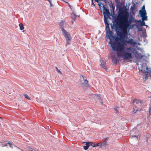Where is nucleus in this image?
<instances>
[{
  "mask_svg": "<svg viewBox=\"0 0 151 151\" xmlns=\"http://www.w3.org/2000/svg\"><path fill=\"white\" fill-rule=\"evenodd\" d=\"M120 31L118 32L116 37L119 36V38H121L120 40H115L112 36L111 35L110 38L114 40V42L111 43V46L112 50L116 51L117 53L116 55H113L111 56L112 62L114 64L116 65L119 60L117 58V57L123 58L126 60H129L132 58V49L131 47H126L127 44L131 45L134 44L133 40L130 38L127 40L128 38L127 33L124 32V30L121 29H119ZM111 41V40H110Z\"/></svg>",
  "mask_w": 151,
  "mask_h": 151,
  "instance_id": "f257e3e1",
  "label": "nucleus"
},
{
  "mask_svg": "<svg viewBox=\"0 0 151 151\" xmlns=\"http://www.w3.org/2000/svg\"><path fill=\"white\" fill-rule=\"evenodd\" d=\"M103 6V15H104V21L106 26L105 30L106 31V37H108L110 40H111V39L110 38L111 35L114 38V39L117 40H121V38H119V37H116L113 35V32L112 31H111L109 28V24L107 22V19L110 18V17L111 16V13H110L109 10L106 7L107 5H104L102 4Z\"/></svg>",
  "mask_w": 151,
  "mask_h": 151,
  "instance_id": "f03ea898",
  "label": "nucleus"
},
{
  "mask_svg": "<svg viewBox=\"0 0 151 151\" xmlns=\"http://www.w3.org/2000/svg\"><path fill=\"white\" fill-rule=\"evenodd\" d=\"M129 14L128 13L127 15H124L123 13H119L116 17V20H115V22L116 24H120L123 21V18L125 20L126 22L125 23V25L127 24H131L132 22H135L136 24H137L138 22H141L140 20H132L129 19Z\"/></svg>",
  "mask_w": 151,
  "mask_h": 151,
  "instance_id": "7ed1b4c3",
  "label": "nucleus"
},
{
  "mask_svg": "<svg viewBox=\"0 0 151 151\" xmlns=\"http://www.w3.org/2000/svg\"><path fill=\"white\" fill-rule=\"evenodd\" d=\"M63 32L62 33L66 39V45H70L71 39L70 35L69 32H67L66 30H63Z\"/></svg>",
  "mask_w": 151,
  "mask_h": 151,
  "instance_id": "20e7f679",
  "label": "nucleus"
},
{
  "mask_svg": "<svg viewBox=\"0 0 151 151\" xmlns=\"http://www.w3.org/2000/svg\"><path fill=\"white\" fill-rule=\"evenodd\" d=\"M80 83L82 85H83L86 87L89 86L88 82L87 80L86 77L83 75H80Z\"/></svg>",
  "mask_w": 151,
  "mask_h": 151,
  "instance_id": "39448f33",
  "label": "nucleus"
},
{
  "mask_svg": "<svg viewBox=\"0 0 151 151\" xmlns=\"http://www.w3.org/2000/svg\"><path fill=\"white\" fill-rule=\"evenodd\" d=\"M130 134L132 135V137H135L137 139L139 138V131L136 129H133L131 131Z\"/></svg>",
  "mask_w": 151,
  "mask_h": 151,
  "instance_id": "423d86ee",
  "label": "nucleus"
},
{
  "mask_svg": "<svg viewBox=\"0 0 151 151\" xmlns=\"http://www.w3.org/2000/svg\"><path fill=\"white\" fill-rule=\"evenodd\" d=\"M68 25V24L65 23V22L63 20L60 22L59 24V27L61 28V30L62 31V33H63V30H65L64 29V27L67 26Z\"/></svg>",
  "mask_w": 151,
  "mask_h": 151,
  "instance_id": "0eeeda50",
  "label": "nucleus"
},
{
  "mask_svg": "<svg viewBox=\"0 0 151 151\" xmlns=\"http://www.w3.org/2000/svg\"><path fill=\"white\" fill-rule=\"evenodd\" d=\"M134 103H135L137 104H140L144 103L145 101L144 100H141L139 99H134L133 100Z\"/></svg>",
  "mask_w": 151,
  "mask_h": 151,
  "instance_id": "6e6552de",
  "label": "nucleus"
},
{
  "mask_svg": "<svg viewBox=\"0 0 151 151\" xmlns=\"http://www.w3.org/2000/svg\"><path fill=\"white\" fill-rule=\"evenodd\" d=\"M135 57L137 59L141 60L143 56V55H142L141 53H138V51H137L135 52Z\"/></svg>",
  "mask_w": 151,
  "mask_h": 151,
  "instance_id": "1a4fd4ad",
  "label": "nucleus"
},
{
  "mask_svg": "<svg viewBox=\"0 0 151 151\" xmlns=\"http://www.w3.org/2000/svg\"><path fill=\"white\" fill-rule=\"evenodd\" d=\"M111 13L112 12V14H111V16H112L113 19H114V23L115 24H116L118 25V24H116V22H115L114 20H116V17H116V16L115 13V11H114V12L113 11L112 12L111 9Z\"/></svg>",
  "mask_w": 151,
  "mask_h": 151,
  "instance_id": "9d476101",
  "label": "nucleus"
},
{
  "mask_svg": "<svg viewBox=\"0 0 151 151\" xmlns=\"http://www.w3.org/2000/svg\"><path fill=\"white\" fill-rule=\"evenodd\" d=\"M146 12V11L145 9V5H144L142 7V9L140 10L139 11V13L140 15V16H142V14Z\"/></svg>",
  "mask_w": 151,
  "mask_h": 151,
  "instance_id": "9b49d317",
  "label": "nucleus"
},
{
  "mask_svg": "<svg viewBox=\"0 0 151 151\" xmlns=\"http://www.w3.org/2000/svg\"><path fill=\"white\" fill-rule=\"evenodd\" d=\"M70 17L72 19V24H73L74 22H75L76 19V14L73 12L70 15Z\"/></svg>",
  "mask_w": 151,
  "mask_h": 151,
  "instance_id": "f8f14e48",
  "label": "nucleus"
},
{
  "mask_svg": "<svg viewBox=\"0 0 151 151\" xmlns=\"http://www.w3.org/2000/svg\"><path fill=\"white\" fill-rule=\"evenodd\" d=\"M142 16H141L142 17V20L144 21V20L147 21V13L145 12L142 14Z\"/></svg>",
  "mask_w": 151,
  "mask_h": 151,
  "instance_id": "ddd939ff",
  "label": "nucleus"
},
{
  "mask_svg": "<svg viewBox=\"0 0 151 151\" xmlns=\"http://www.w3.org/2000/svg\"><path fill=\"white\" fill-rule=\"evenodd\" d=\"M90 146V142H86V145L83 146L84 149L85 150H87Z\"/></svg>",
  "mask_w": 151,
  "mask_h": 151,
  "instance_id": "4468645a",
  "label": "nucleus"
},
{
  "mask_svg": "<svg viewBox=\"0 0 151 151\" xmlns=\"http://www.w3.org/2000/svg\"><path fill=\"white\" fill-rule=\"evenodd\" d=\"M127 24L125 25V26L127 27H129V29L132 28L134 25H135V24Z\"/></svg>",
  "mask_w": 151,
  "mask_h": 151,
  "instance_id": "2eb2a0df",
  "label": "nucleus"
},
{
  "mask_svg": "<svg viewBox=\"0 0 151 151\" xmlns=\"http://www.w3.org/2000/svg\"><path fill=\"white\" fill-rule=\"evenodd\" d=\"M110 2H111V3L110 4H109V6L110 8H112V12L113 11L114 12V11H115L114 10H115V7L114 5V4L112 3V1L111 0L110 1Z\"/></svg>",
  "mask_w": 151,
  "mask_h": 151,
  "instance_id": "dca6fc26",
  "label": "nucleus"
},
{
  "mask_svg": "<svg viewBox=\"0 0 151 151\" xmlns=\"http://www.w3.org/2000/svg\"><path fill=\"white\" fill-rule=\"evenodd\" d=\"M108 138L106 137L105 139L104 142L101 143L102 145L103 146L105 145V146H107L108 145V144L106 143L108 140Z\"/></svg>",
  "mask_w": 151,
  "mask_h": 151,
  "instance_id": "f3484780",
  "label": "nucleus"
},
{
  "mask_svg": "<svg viewBox=\"0 0 151 151\" xmlns=\"http://www.w3.org/2000/svg\"><path fill=\"white\" fill-rule=\"evenodd\" d=\"M102 146L101 143H97L94 144L93 146V147H95L97 146H99L100 147H101Z\"/></svg>",
  "mask_w": 151,
  "mask_h": 151,
  "instance_id": "a211bd4d",
  "label": "nucleus"
},
{
  "mask_svg": "<svg viewBox=\"0 0 151 151\" xmlns=\"http://www.w3.org/2000/svg\"><path fill=\"white\" fill-rule=\"evenodd\" d=\"M135 26H136V28L137 29H138V31H142V28H140L139 27V25L138 24H136V25H135Z\"/></svg>",
  "mask_w": 151,
  "mask_h": 151,
  "instance_id": "6ab92c4d",
  "label": "nucleus"
},
{
  "mask_svg": "<svg viewBox=\"0 0 151 151\" xmlns=\"http://www.w3.org/2000/svg\"><path fill=\"white\" fill-rule=\"evenodd\" d=\"M140 22L141 23L140 24L142 26H145V25L146 26H147V25H146L145 23V21L142 20V21H141V22Z\"/></svg>",
  "mask_w": 151,
  "mask_h": 151,
  "instance_id": "aec40b11",
  "label": "nucleus"
},
{
  "mask_svg": "<svg viewBox=\"0 0 151 151\" xmlns=\"http://www.w3.org/2000/svg\"><path fill=\"white\" fill-rule=\"evenodd\" d=\"M19 26L20 27V29L21 30H23L24 29V26H23V24L22 23H20L19 24Z\"/></svg>",
  "mask_w": 151,
  "mask_h": 151,
  "instance_id": "412c9836",
  "label": "nucleus"
},
{
  "mask_svg": "<svg viewBox=\"0 0 151 151\" xmlns=\"http://www.w3.org/2000/svg\"><path fill=\"white\" fill-rule=\"evenodd\" d=\"M150 71L149 72L148 71L145 70H144V73H145V75H149L150 76Z\"/></svg>",
  "mask_w": 151,
  "mask_h": 151,
  "instance_id": "4be33fe9",
  "label": "nucleus"
},
{
  "mask_svg": "<svg viewBox=\"0 0 151 151\" xmlns=\"http://www.w3.org/2000/svg\"><path fill=\"white\" fill-rule=\"evenodd\" d=\"M23 95L24 96L25 98H26L28 100L31 99L30 97L27 94H23Z\"/></svg>",
  "mask_w": 151,
  "mask_h": 151,
  "instance_id": "5701e85b",
  "label": "nucleus"
},
{
  "mask_svg": "<svg viewBox=\"0 0 151 151\" xmlns=\"http://www.w3.org/2000/svg\"><path fill=\"white\" fill-rule=\"evenodd\" d=\"M119 108V107L116 106H115V108H114V110L116 111V113H119V111L117 110V109Z\"/></svg>",
  "mask_w": 151,
  "mask_h": 151,
  "instance_id": "b1692460",
  "label": "nucleus"
},
{
  "mask_svg": "<svg viewBox=\"0 0 151 151\" xmlns=\"http://www.w3.org/2000/svg\"><path fill=\"white\" fill-rule=\"evenodd\" d=\"M141 110V109H135L134 108L133 109V112L134 113H136L137 111H140Z\"/></svg>",
  "mask_w": 151,
  "mask_h": 151,
  "instance_id": "393cba45",
  "label": "nucleus"
},
{
  "mask_svg": "<svg viewBox=\"0 0 151 151\" xmlns=\"http://www.w3.org/2000/svg\"><path fill=\"white\" fill-rule=\"evenodd\" d=\"M116 6L117 9H118L119 7H120V3H116Z\"/></svg>",
  "mask_w": 151,
  "mask_h": 151,
  "instance_id": "a878e982",
  "label": "nucleus"
},
{
  "mask_svg": "<svg viewBox=\"0 0 151 151\" xmlns=\"http://www.w3.org/2000/svg\"><path fill=\"white\" fill-rule=\"evenodd\" d=\"M47 1L49 2V3L50 4L51 7H52L53 6V5L52 4L51 0H47Z\"/></svg>",
  "mask_w": 151,
  "mask_h": 151,
  "instance_id": "bb28decb",
  "label": "nucleus"
},
{
  "mask_svg": "<svg viewBox=\"0 0 151 151\" xmlns=\"http://www.w3.org/2000/svg\"><path fill=\"white\" fill-rule=\"evenodd\" d=\"M129 19H132V20H136L134 19V18L133 17L132 15H131V14H130V16L129 17Z\"/></svg>",
  "mask_w": 151,
  "mask_h": 151,
  "instance_id": "cd10ccee",
  "label": "nucleus"
},
{
  "mask_svg": "<svg viewBox=\"0 0 151 151\" xmlns=\"http://www.w3.org/2000/svg\"><path fill=\"white\" fill-rule=\"evenodd\" d=\"M135 4H134L133 5V6L131 7L130 8V9L131 10L133 11V10H134V9L135 8Z\"/></svg>",
  "mask_w": 151,
  "mask_h": 151,
  "instance_id": "c85d7f7f",
  "label": "nucleus"
},
{
  "mask_svg": "<svg viewBox=\"0 0 151 151\" xmlns=\"http://www.w3.org/2000/svg\"><path fill=\"white\" fill-rule=\"evenodd\" d=\"M149 76V75H145V77H143V78L144 79H145V80L148 78Z\"/></svg>",
  "mask_w": 151,
  "mask_h": 151,
  "instance_id": "c756f323",
  "label": "nucleus"
},
{
  "mask_svg": "<svg viewBox=\"0 0 151 151\" xmlns=\"http://www.w3.org/2000/svg\"><path fill=\"white\" fill-rule=\"evenodd\" d=\"M55 68H56V69L57 71L58 72V73H60V74H61V72L58 69L57 67H56Z\"/></svg>",
  "mask_w": 151,
  "mask_h": 151,
  "instance_id": "7c9ffc66",
  "label": "nucleus"
},
{
  "mask_svg": "<svg viewBox=\"0 0 151 151\" xmlns=\"http://www.w3.org/2000/svg\"><path fill=\"white\" fill-rule=\"evenodd\" d=\"M8 144H9V145L10 146V147H11V144L10 142H8V143H7V144H6L5 145H4V146H5L8 145Z\"/></svg>",
  "mask_w": 151,
  "mask_h": 151,
  "instance_id": "2f4dec72",
  "label": "nucleus"
},
{
  "mask_svg": "<svg viewBox=\"0 0 151 151\" xmlns=\"http://www.w3.org/2000/svg\"><path fill=\"white\" fill-rule=\"evenodd\" d=\"M101 65L102 67H103L104 68H106V66H105V64H103L102 63L101 64Z\"/></svg>",
  "mask_w": 151,
  "mask_h": 151,
  "instance_id": "473e14b6",
  "label": "nucleus"
},
{
  "mask_svg": "<svg viewBox=\"0 0 151 151\" xmlns=\"http://www.w3.org/2000/svg\"><path fill=\"white\" fill-rule=\"evenodd\" d=\"M102 4V3L101 2H100L99 3H98V5L99 6L100 8L101 9V4Z\"/></svg>",
  "mask_w": 151,
  "mask_h": 151,
  "instance_id": "72a5a7b5",
  "label": "nucleus"
},
{
  "mask_svg": "<svg viewBox=\"0 0 151 151\" xmlns=\"http://www.w3.org/2000/svg\"><path fill=\"white\" fill-rule=\"evenodd\" d=\"M149 138V136H147V137H146L145 139H146L147 143L148 142V139Z\"/></svg>",
  "mask_w": 151,
  "mask_h": 151,
  "instance_id": "f704fd0d",
  "label": "nucleus"
},
{
  "mask_svg": "<svg viewBox=\"0 0 151 151\" xmlns=\"http://www.w3.org/2000/svg\"><path fill=\"white\" fill-rule=\"evenodd\" d=\"M143 37H146L147 36V35L146 34V33H145L144 32L143 33Z\"/></svg>",
  "mask_w": 151,
  "mask_h": 151,
  "instance_id": "c9c22d12",
  "label": "nucleus"
},
{
  "mask_svg": "<svg viewBox=\"0 0 151 151\" xmlns=\"http://www.w3.org/2000/svg\"><path fill=\"white\" fill-rule=\"evenodd\" d=\"M149 114L151 115V106L149 108Z\"/></svg>",
  "mask_w": 151,
  "mask_h": 151,
  "instance_id": "e433bc0d",
  "label": "nucleus"
},
{
  "mask_svg": "<svg viewBox=\"0 0 151 151\" xmlns=\"http://www.w3.org/2000/svg\"><path fill=\"white\" fill-rule=\"evenodd\" d=\"M94 144L92 142H90V145L91 146H92V147H93V145Z\"/></svg>",
  "mask_w": 151,
  "mask_h": 151,
  "instance_id": "4c0bfd02",
  "label": "nucleus"
},
{
  "mask_svg": "<svg viewBox=\"0 0 151 151\" xmlns=\"http://www.w3.org/2000/svg\"><path fill=\"white\" fill-rule=\"evenodd\" d=\"M91 5H93L94 6H95V5L93 3V1H91Z\"/></svg>",
  "mask_w": 151,
  "mask_h": 151,
  "instance_id": "58836bf2",
  "label": "nucleus"
},
{
  "mask_svg": "<svg viewBox=\"0 0 151 151\" xmlns=\"http://www.w3.org/2000/svg\"><path fill=\"white\" fill-rule=\"evenodd\" d=\"M124 8L125 9V10L127 11L128 10V9L125 6H124Z\"/></svg>",
  "mask_w": 151,
  "mask_h": 151,
  "instance_id": "ea45409f",
  "label": "nucleus"
},
{
  "mask_svg": "<svg viewBox=\"0 0 151 151\" xmlns=\"http://www.w3.org/2000/svg\"><path fill=\"white\" fill-rule=\"evenodd\" d=\"M62 0L63 1V0ZM63 1L66 3L68 5L70 6V5H69V3L68 2L65 1H64V0H63Z\"/></svg>",
  "mask_w": 151,
  "mask_h": 151,
  "instance_id": "a19ab883",
  "label": "nucleus"
},
{
  "mask_svg": "<svg viewBox=\"0 0 151 151\" xmlns=\"http://www.w3.org/2000/svg\"><path fill=\"white\" fill-rule=\"evenodd\" d=\"M139 71H142L143 72H144V70H142V69H139Z\"/></svg>",
  "mask_w": 151,
  "mask_h": 151,
  "instance_id": "79ce46f5",
  "label": "nucleus"
},
{
  "mask_svg": "<svg viewBox=\"0 0 151 151\" xmlns=\"http://www.w3.org/2000/svg\"><path fill=\"white\" fill-rule=\"evenodd\" d=\"M115 2H116V3H120L119 2V1L118 0H115Z\"/></svg>",
  "mask_w": 151,
  "mask_h": 151,
  "instance_id": "37998d69",
  "label": "nucleus"
},
{
  "mask_svg": "<svg viewBox=\"0 0 151 151\" xmlns=\"http://www.w3.org/2000/svg\"><path fill=\"white\" fill-rule=\"evenodd\" d=\"M99 1H101V0H95V1L97 3L99 2Z\"/></svg>",
  "mask_w": 151,
  "mask_h": 151,
  "instance_id": "c03bdc74",
  "label": "nucleus"
},
{
  "mask_svg": "<svg viewBox=\"0 0 151 151\" xmlns=\"http://www.w3.org/2000/svg\"><path fill=\"white\" fill-rule=\"evenodd\" d=\"M148 68L147 67L146 68V70H148Z\"/></svg>",
  "mask_w": 151,
  "mask_h": 151,
  "instance_id": "a18cd8bd",
  "label": "nucleus"
},
{
  "mask_svg": "<svg viewBox=\"0 0 151 151\" xmlns=\"http://www.w3.org/2000/svg\"><path fill=\"white\" fill-rule=\"evenodd\" d=\"M91 1H93V0H91Z\"/></svg>",
  "mask_w": 151,
  "mask_h": 151,
  "instance_id": "49530a36",
  "label": "nucleus"
},
{
  "mask_svg": "<svg viewBox=\"0 0 151 151\" xmlns=\"http://www.w3.org/2000/svg\"><path fill=\"white\" fill-rule=\"evenodd\" d=\"M39 151L38 150H37V151Z\"/></svg>",
  "mask_w": 151,
  "mask_h": 151,
  "instance_id": "de8ad7c7",
  "label": "nucleus"
},
{
  "mask_svg": "<svg viewBox=\"0 0 151 151\" xmlns=\"http://www.w3.org/2000/svg\"><path fill=\"white\" fill-rule=\"evenodd\" d=\"M70 7V9H72V8H71V7Z\"/></svg>",
  "mask_w": 151,
  "mask_h": 151,
  "instance_id": "09e8293b",
  "label": "nucleus"
}]
</instances>
